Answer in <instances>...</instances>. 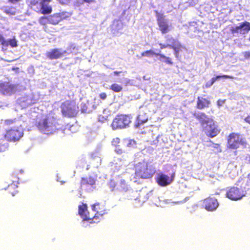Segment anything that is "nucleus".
Here are the masks:
<instances>
[{"instance_id":"obj_50","label":"nucleus","mask_w":250,"mask_h":250,"mask_svg":"<svg viewBox=\"0 0 250 250\" xmlns=\"http://www.w3.org/2000/svg\"><path fill=\"white\" fill-rule=\"evenodd\" d=\"M214 147L215 148H218L219 147V145L216 144H214Z\"/></svg>"},{"instance_id":"obj_4","label":"nucleus","mask_w":250,"mask_h":250,"mask_svg":"<svg viewBox=\"0 0 250 250\" xmlns=\"http://www.w3.org/2000/svg\"><path fill=\"white\" fill-rule=\"evenodd\" d=\"M52 0H30L29 6L38 13L48 15L52 12V6L49 4Z\"/></svg>"},{"instance_id":"obj_19","label":"nucleus","mask_w":250,"mask_h":250,"mask_svg":"<svg viewBox=\"0 0 250 250\" xmlns=\"http://www.w3.org/2000/svg\"><path fill=\"white\" fill-rule=\"evenodd\" d=\"M173 50L175 57L178 60L181 59L182 56L186 51V48L178 42H173Z\"/></svg>"},{"instance_id":"obj_12","label":"nucleus","mask_w":250,"mask_h":250,"mask_svg":"<svg viewBox=\"0 0 250 250\" xmlns=\"http://www.w3.org/2000/svg\"><path fill=\"white\" fill-rule=\"evenodd\" d=\"M227 197L232 200H238L245 196L244 191L237 187L230 188L227 191Z\"/></svg>"},{"instance_id":"obj_27","label":"nucleus","mask_w":250,"mask_h":250,"mask_svg":"<svg viewBox=\"0 0 250 250\" xmlns=\"http://www.w3.org/2000/svg\"><path fill=\"white\" fill-rule=\"evenodd\" d=\"M141 56L144 57V56H153V55H158V54L155 53L154 52L151 50H147L146 51L143 53H141Z\"/></svg>"},{"instance_id":"obj_24","label":"nucleus","mask_w":250,"mask_h":250,"mask_svg":"<svg viewBox=\"0 0 250 250\" xmlns=\"http://www.w3.org/2000/svg\"><path fill=\"white\" fill-rule=\"evenodd\" d=\"M109 89L114 92L118 93L121 92L123 88L121 85L113 83L110 86Z\"/></svg>"},{"instance_id":"obj_41","label":"nucleus","mask_w":250,"mask_h":250,"mask_svg":"<svg viewBox=\"0 0 250 250\" xmlns=\"http://www.w3.org/2000/svg\"><path fill=\"white\" fill-rule=\"evenodd\" d=\"M91 158L92 159H94L95 158V159H97L98 161H99L100 162H101V158L98 156H93V155H91Z\"/></svg>"},{"instance_id":"obj_9","label":"nucleus","mask_w":250,"mask_h":250,"mask_svg":"<svg viewBox=\"0 0 250 250\" xmlns=\"http://www.w3.org/2000/svg\"><path fill=\"white\" fill-rule=\"evenodd\" d=\"M228 143L229 147L232 149H237L240 146H244L246 144L242 136L234 133L229 135Z\"/></svg>"},{"instance_id":"obj_46","label":"nucleus","mask_w":250,"mask_h":250,"mask_svg":"<svg viewBox=\"0 0 250 250\" xmlns=\"http://www.w3.org/2000/svg\"><path fill=\"white\" fill-rule=\"evenodd\" d=\"M15 187V185H9L8 187V189H11L12 188H14Z\"/></svg>"},{"instance_id":"obj_8","label":"nucleus","mask_w":250,"mask_h":250,"mask_svg":"<svg viewBox=\"0 0 250 250\" xmlns=\"http://www.w3.org/2000/svg\"><path fill=\"white\" fill-rule=\"evenodd\" d=\"M23 135L22 129L19 127H16L7 130L4 137L8 142H15L19 141Z\"/></svg>"},{"instance_id":"obj_45","label":"nucleus","mask_w":250,"mask_h":250,"mask_svg":"<svg viewBox=\"0 0 250 250\" xmlns=\"http://www.w3.org/2000/svg\"><path fill=\"white\" fill-rule=\"evenodd\" d=\"M20 0H8V1L12 3H15L17 2H19Z\"/></svg>"},{"instance_id":"obj_6","label":"nucleus","mask_w":250,"mask_h":250,"mask_svg":"<svg viewBox=\"0 0 250 250\" xmlns=\"http://www.w3.org/2000/svg\"><path fill=\"white\" fill-rule=\"evenodd\" d=\"M130 123L131 118L128 115L118 114L113 120L111 127L114 130L123 129L128 126Z\"/></svg>"},{"instance_id":"obj_29","label":"nucleus","mask_w":250,"mask_h":250,"mask_svg":"<svg viewBox=\"0 0 250 250\" xmlns=\"http://www.w3.org/2000/svg\"><path fill=\"white\" fill-rule=\"evenodd\" d=\"M110 188L112 190H117L118 182H116L114 180H111L109 182Z\"/></svg>"},{"instance_id":"obj_38","label":"nucleus","mask_w":250,"mask_h":250,"mask_svg":"<svg viewBox=\"0 0 250 250\" xmlns=\"http://www.w3.org/2000/svg\"><path fill=\"white\" fill-rule=\"evenodd\" d=\"M100 98L102 100H105L106 98V94L104 92L102 93L99 95Z\"/></svg>"},{"instance_id":"obj_26","label":"nucleus","mask_w":250,"mask_h":250,"mask_svg":"<svg viewBox=\"0 0 250 250\" xmlns=\"http://www.w3.org/2000/svg\"><path fill=\"white\" fill-rule=\"evenodd\" d=\"M4 12L11 15H15V9L12 7H8L6 6L4 9Z\"/></svg>"},{"instance_id":"obj_7","label":"nucleus","mask_w":250,"mask_h":250,"mask_svg":"<svg viewBox=\"0 0 250 250\" xmlns=\"http://www.w3.org/2000/svg\"><path fill=\"white\" fill-rule=\"evenodd\" d=\"M92 209L95 212L92 216V221L90 223H97L103 219L104 215L107 213L104 203H96L91 206Z\"/></svg>"},{"instance_id":"obj_33","label":"nucleus","mask_w":250,"mask_h":250,"mask_svg":"<svg viewBox=\"0 0 250 250\" xmlns=\"http://www.w3.org/2000/svg\"><path fill=\"white\" fill-rule=\"evenodd\" d=\"M217 80H219L220 78H225V79H234V77L231 76L223 75H218L216 77Z\"/></svg>"},{"instance_id":"obj_30","label":"nucleus","mask_w":250,"mask_h":250,"mask_svg":"<svg viewBox=\"0 0 250 250\" xmlns=\"http://www.w3.org/2000/svg\"><path fill=\"white\" fill-rule=\"evenodd\" d=\"M16 121V119H6L4 121V124L5 125L7 126H9L14 123H15Z\"/></svg>"},{"instance_id":"obj_17","label":"nucleus","mask_w":250,"mask_h":250,"mask_svg":"<svg viewBox=\"0 0 250 250\" xmlns=\"http://www.w3.org/2000/svg\"><path fill=\"white\" fill-rule=\"evenodd\" d=\"M79 215L84 221H92V216H90L87 212V206L86 204H83L79 206Z\"/></svg>"},{"instance_id":"obj_39","label":"nucleus","mask_w":250,"mask_h":250,"mask_svg":"<svg viewBox=\"0 0 250 250\" xmlns=\"http://www.w3.org/2000/svg\"><path fill=\"white\" fill-rule=\"evenodd\" d=\"M224 103H225V101L219 100L217 101V105L219 107H220L221 106H222L223 104H224Z\"/></svg>"},{"instance_id":"obj_11","label":"nucleus","mask_w":250,"mask_h":250,"mask_svg":"<svg viewBox=\"0 0 250 250\" xmlns=\"http://www.w3.org/2000/svg\"><path fill=\"white\" fill-rule=\"evenodd\" d=\"M95 182V179L92 176L83 177L80 181L81 188L87 191H91L94 188Z\"/></svg>"},{"instance_id":"obj_48","label":"nucleus","mask_w":250,"mask_h":250,"mask_svg":"<svg viewBox=\"0 0 250 250\" xmlns=\"http://www.w3.org/2000/svg\"><path fill=\"white\" fill-rule=\"evenodd\" d=\"M210 81H211V82H212V83H215V81H217V79H216V77H213V78H212L210 80Z\"/></svg>"},{"instance_id":"obj_13","label":"nucleus","mask_w":250,"mask_h":250,"mask_svg":"<svg viewBox=\"0 0 250 250\" xmlns=\"http://www.w3.org/2000/svg\"><path fill=\"white\" fill-rule=\"evenodd\" d=\"M232 34H245L250 31V23L245 21L239 24V26L232 27L231 29Z\"/></svg>"},{"instance_id":"obj_23","label":"nucleus","mask_w":250,"mask_h":250,"mask_svg":"<svg viewBox=\"0 0 250 250\" xmlns=\"http://www.w3.org/2000/svg\"><path fill=\"white\" fill-rule=\"evenodd\" d=\"M128 189V185L125 180L121 179L118 181V190L121 192H126Z\"/></svg>"},{"instance_id":"obj_5","label":"nucleus","mask_w":250,"mask_h":250,"mask_svg":"<svg viewBox=\"0 0 250 250\" xmlns=\"http://www.w3.org/2000/svg\"><path fill=\"white\" fill-rule=\"evenodd\" d=\"M63 116L68 118L77 116L79 111V106L74 100H67L62 103L61 106Z\"/></svg>"},{"instance_id":"obj_3","label":"nucleus","mask_w":250,"mask_h":250,"mask_svg":"<svg viewBox=\"0 0 250 250\" xmlns=\"http://www.w3.org/2000/svg\"><path fill=\"white\" fill-rule=\"evenodd\" d=\"M153 166L147 162H140L135 167V174L143 179L151 178L155 173Z\"/></svg>"},{"instance_id":"obj_25","label":"nucleus","mask_w":250,"mask_h":250,"mask_svg":"<svg viewBox=\"0 0 250 250\" xmlns=\"http://www.w3.org/2000/svg\"><path fill=\"white\" fill-rule=\"evenodd\" d=\"M49 16H42L39 19V23L43 26H46L47 24L49 23Z\"/></svg>"},{"instance_id":"obj_43","label":"nucleus","mask_w":250,"mask_h":250,"mask_svg":"<svg viewBox=\"0 0 250 250\" xmlns=\"http://www.w3.org/2000/svg\"><path fill=\"white\" fill-rule=\"evenodd\" d=\"M83 0V2H86V3H88L95 2V0Z\"/></svg>"},{"instance_id":"obj_16","label":"nucleus","mask_w":250,"mask_h":250,"mask_svg":"<svg viewBox=\"0 0 250 250\" xmlns=\"http://www.w3.org/2000/svg\"><path fill=\"white\" fill-rule=\"evenodd\" d=\"M205 208L208 211H214L218 207L217 200L214 198H208L204 201Z\"/></svg>"},{"instance_id":"obj_36","label":"nucleus","mask_w":250,"mask_h":250,"mask_svg":"<svg viewBox=\"0 0 250 250\" xmlns=\"http://www.w3.org/2000/svg\"><path fill=\"white\" fill-rule=\"evenodd\" d=\"M125 85H130L131 83V80L127 78H125L124 79V82Z\"/></svg>"},{"instance_id":"obj_49","label":"nucleus","mask_w":250,"mask_h":250,"mask_svg":"<svg viewBox=\"0 0 250 250\" xmlns=\"http://www.w3.org/2000/svg\"><path fill=\"white\" fill-rule=\"evenodd\" d=\"M248 183L250 185V173L248 175Z\"/></svg>"},{"instance_id":"obj_15","label":"nucleus","mask_w":250,"mask_h":250,"mask_svg":"<svg viewBox=\"0 0 250 250\" xmlns=\"http://www.w3.org/2000/svg\"><path fill=\"white\" fill-rule=\"evenodd\" d=\"M156 17L160 30L163 34L167 33L168 30V26L164 16L162 14L157 13Z\"/></svg>"},{"instance_id":"obj_1","label":"nucleus","mask_w":250,"mask_h":250,"mask_svg":"<svg viewBox=\"0 0 250 250\" xmlns=\"http://www.w3.org/2000/svg\"><path fill=\"white\" fill-rule=\"evenodd\" d=\"M58 119L51 114L42 116L41 118L37 117L36 126L42 132L50 134L58 130L59 125Z\"/></svg>"},{"instance_id":"obj_51","label":"nucleus","mask_w":250,"mask_h":250,"mask_svg":"<svg viewBox=\"0 0 250 250\" xmlns=\"http://www.w3.org/2000/svg\"><path fill=\"white\" fill-rule=\"evenodd\" d=\"M19 68L18 67L17 68H13L12 69L13 70H16V69H18Z\"/></svg>"},{"instance_id":"obj_32","label":"nucleus","mask_w":250,"mask_h":250,"mask_svg":"<svg viewBox=\"0 0 250 250\" xmlns=\"http://www.w3.org/2000/svg\"><path fill=\"white\" fill-rule=\"evenodd\" d=\"M0 42L3 46H8V43L5 40L4 38L1 34H0Z\"/></svg>"},{"instance_id":"obj_37","label":"nucleus","mask_w":250,"mask_h":250,"mask_svg":"<svg viewBox=\"0 0 250 250\" xmlns=\"http://www.w3.org/2000/svg\"><path fill=\"white\" fill-rule=\"evenodd\" d=\"M71 1V0H59V2L60 3L62 4H68Z\"/></svg>"},{"instance_id":"obj_40","label":"nucleus","mask_w":250,"mask_h":250,"mask_svg":"<svg viewBox=\"0 0 250 250\" xmlns=\"http://www.w3.org/2000/svg\"><path fill=\"white\" fill-rule=\"evenodd\" d=\"M213 84V83H212V82H211L210 80L206 84V87L208 88V87H210L212 84Z\"/></svg>"},{"instance_id":"obj_21","label":"nucleus","mask_w":250,"mask_h":250,"mask_svg":"<svg viewBox=\"0 0 250 250\" xmlns=\"http://www.w3.org/2000/svg\"><path fill=\"white\" fill-rule=\"evenodd\" d=\"M148 120V117L146 114L143 111L139 112L137 118L136 123L135 126L139 127L141 125L146 123Z\"/></svg>"},{"instance_id":"obj_14","label":"nucleus","mask_w":250,"mask_h":250,"mask_svg":"<svg viewBox=\"0 0 250 250\" xmlns=\"http://www.w3.org/2000/svg\"><path fill=\"white\" fill-rule=\"evenodd\" d=\"M66 53L60 48H54L46 52V56L50 60H56L62 57Z\"/></svg>"},{"instance_id":"obj_44","label":"nucleus","mask_w":250,"mask_h":250,"mask_svg":"<svg viewBox=\"0 0 250 250\" xmlns=\"http://www.w3.org/2000/svg\"><path fill=\"white\" fill-rule=\"evenodd\" d=\"M245 121L250 124V115L248 116L247 117H246L245 119Z\"/></svg>"},{"instance_id":"obj_22","label":"nucleus","mask_w":250,"mask_h":250,"mask_svg":"<svg viewBox=\"0 0 250 250\" xmlns=\"http://www.w3.org/2000/svg\"><path fill=\"white\" fill-rule=\"evenodd\" d=\"M210 104V101L203 97H199L197 101V108L202 109L205 107H208Z\"/></svg>"},{"instance_id":"obj_2","label":"nucleus","mask_w":250,"mask_h":250,"mask_svg":"<svg viewBox=\"0 0 250 250\" xmlns=\"http://www.w3.org/2000/svg\"><path fill=\"white\" fill-rule=\"evenodd\" d=\"M194 117L201 123L206 134L213 138L216 136L219 132V130L214 124L213 120L208 117L204 113L195 112L193 114Z\"/></svg>"},{"instance_id":"obj_53","label":"nucleus","mask_w":250,"mask_h":250,"mask_svg":"<svg viewBox=\"0 0 250 250\" xmlns=\"http://www.w3.org/2000/svg\"><path fill=\"white\" fill-rule=\"evenodd\" d=\"M12 194L13 195H14V193L13 192H11Z\"/></svg>"},{"instance_id":"obj_20","label":"nucleus","mask_w":250,"mask_h":250,"mask_svg":"<svg viewBox=\"0 0 250 250\" xmlns=\"http://www.w3.org/2000/svg\"><path fill=\"white\" fill-rule=\"evenodd\" d=\"M156 180L159 185L161 186H166L170 184L171 180L169 177L164 174H159L156 178Z\"/></svg>"},{"instance_id":"obj_28","label":"nucleus","mask_w":250,"mask_h":250,"mask_svg":"<svg viewBox=\"0 0 250 250\" xmlns=\"http://www.w3.org/2000/svg\"><path fill=\"white\" fill-rule=\"evenodd\" d=\"M108 121V116L104 114H101L98 116V121L104 123Z\"/></svg>"},{"instance_id":"obj_52","label":"nucleus","mask_w":250,"mask_h":250,"mask_svg":"<svg viewBox=\"0 0 250 250\" xmlns=\"http://www.w3.org/2000/svg\"><path fill=\"white\" fill-rule=\"evenodd\" d=\"M187 199H188V198H187H187H186L185 199V201H184V202H185L187 201Z\"/></svg>"},{"instance_id":"obj_31","label":"nucleus","mask_w":250,"mask_h":250,"mask_svg":"<svg viewBox=\"0 0 250 250\" xmlns=\"http://www.w3.org/2000/svg\"><path fill=\"white\" fill-rule=\"evenodd\" d=\"M7 42L8 45H10L12 47H16L18 45L15 39H10Z\"/></svg>"},{"instance_id":"obj_34","label":"nucleus","mask_w":250,"mask_h":250,"mask_svg":"<svg viewBox=\"0 0 250 250\" xmlns=\"http://www.w3.org/2000/svg\"><path fill=\"white\" fill-rule=\"evenodd\" d=\"M242 55L246 59H250V51H245L242 53Z\"/></svg>"},{"instance_id":"obj_47","label":"nucleus","mask_w":250,"mask_h":250,"mask_svg":"<svg viewBox=\"0 0 250 250\" xmlns=\"http://www.w3.org/2000/svg\"><path fill=\"white\" fill-rule=\"evenodd\" d=\"M116 151L118 153H119V154H121L123 152L122 149H121L120 148H119V149L116 148Z\"/></svg>"},{"instance_id":"obj_18","label":"nucleus","mask_w":250,"mask_h":250,"mask_svg":"<svg viewBox=\"0 0 250 250\" xmlns=\"http://www.w3.org/2000/svg\"><path fill=\"white\" fill-rule=\"evenodd\" d=\"M65 14L64 12L54 13L49 16V23L56 25L65 19Z\"/></svg>"},{"instance_id":"obj_42","label":"nucleus","mask_w":250,"mask_h":250,"mask_svg":"<svg viewBox=\"0 0 250 250\" xmlns=\"http://www.w3.org/2000/svg\"><path fill=\"white\" fill-rule=\"evenodd\" d=\"M122 72L121 71H114L113 72V74L115 76H118L120 73H121Z\"/></svg>"},{"instance_id":"obj_10","label":"nucleus","mask_w":250,"mask_h":250,"mask_svg":"<svg viewBox=\"0 0 250 250\" xmlns=\"http://www.w3.org/2000/svg\"><path fill=\"white\" fill-rule=\"evenodd\" d=\"M17 90V85L9 82L0 81V93L5 96H10Z\"/></svg>"},{"instance_id":"obj_35","label":"nucleus","mask_w":250,"mask_h":250,"mask_svg":"<svg viewBox=\"0 0 250 250\" xmlns=\"http://www.w3.org/2000/svg\"><path fill=\"white\" fill-rule=\"evenodd\" d=\"M120 143V139L118 138H116L113 139L112 141V144L113 145L117 146Z\"/></svg>"}]
</instances>
